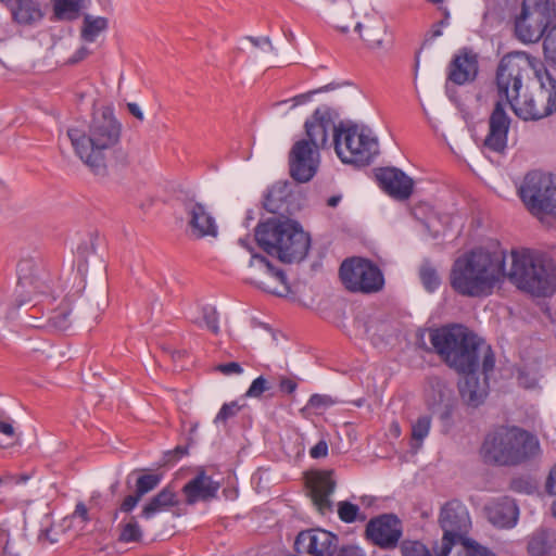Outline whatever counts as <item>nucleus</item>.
<instances>
[{"label": "nucleus", "instance_id": "obj_1", "mask_svg": "<svg viewBox=\"0 0 556 556\" xmlns=\"http://www.w3.org/2000/svg\"><path fill=\"white\" fill-rule=\"evenodd\" d=\"M531 249H514L506 268V253L497 241H489L460 255L451 271V286L463 295L481 298L493 293L505 279L523 291V280H530L540 257Z\"/></svg>", "mask_w": 556, "mask_h": 556}, {"label": "nucleus", "instance_id": "obj_2", "mask_svg": "<svg viewBox=\"0 0 556 556\" xmlns=\"http://www.w3.org/2000/svg\"><path fill=\"white\" fill-rule=\"evenodd\" d=\"M500 99L525 121L544 118L556 111V79L541 60L516 51L505 55L496 73Z\"/></svg>", "mask_w": 556, "mask_h": 556}, {"label": "nucleus", "instance_id": "obj_3", "mask_svg": "<svg viewBox=\"0 0 556 556\" xmlns=\"http://www.w3.org/2000/svg\"><path fill=\"white\" fill-rule=\"evenodd\" d=\"M67 137L75 154L96 174L106 172V153L121 137V124L112 106H102L93 114L88 130L70 127Z\"/></svg>", "mask_w": 556, "mask_h": 556}, {"label": "nucleus", "instance_id": "obj_4", "mask_svg": "<svg viewBox=\"0 0 556 556\" xmlns=\"http://www.w3.org/2000/svg\"><path fill=\"white\" fill-rule=\"evenodd\" d=\"M430 341L435 351L457 371L476 374L480 358L485 379L494 368L495 359L490 345L463 326L453 325L432 330Z\"/></svg>", "mask_w": 556, "mask_h": 556}, {"label": "nucleus", "instance_id": "obj_5", "mask_svg": "<svg viewBox=\"0 0 556 556\" xmlns=\"http://www.w3.org/2000/svg\"><path fill=\"white\" fill-rule=\"evenodd\" d=\"M255 239L265 252L287 263L303 260L311 244L309 236L300 224L287 218H270L258 224Z\"/></svg>", "mask_w": 556, "mask_h": 556}, {"label": "nucleus", "instance_id": "obj_6", "mask_svg": "<svg viewBox=\"0 0 556 556\" xmlns=\"http://www.w3.org/2000/svg\"><path fill=\"white\" fill-rule=\"evenodd\" d=\"M483 458L498 465H518L541 455L539 439L518 427H498L484 439Z\"/></svg>", "mask_w": 556, "mask_h": 556}, {"label": "nucleus", "instance_id": "obj_7", "mask_svg": "<svg viewBox=\"0 0 556 556\" xmlns=\"http://www.w3.org/2000/svg\"><path fill=\"white\" fill-rule=\"evenodd\" d=\"M555 17L556 7L552 0H523L515 21V34L526 43L543 37L544 55L556 63V24L548 28Z\"/></svg>", "mask_w": 556, "mask_h": 556}, {"label": "nucleus", "instance_id": "obj_8", "mask_svg": "<svg viewBox=\"0 0 556 556\" xmlns=\"http://www.w3.org/2000/svg\"><path fill=\"white\" fill-rule=\"evenodd\" d=\"M439 525L443 536L434 556H448L457 544L463 547L466 556H494L486 547L467 535L471 520L466 506L459 501H450L441 507Z\"/></svg>", "mask_w": 556, "mask_h": 556}, {"label": "nucleus", "instance_id": "obj_9", "mask_svg": "<svg viewBox=\"0 0 556 556\" xmlns=\"http://www.w3.org/2000/svg\"><path fill=\"white\" fill-rule=\"evenodd\" d=\"M334 151L344 164L365 166L379 153V143L374 132L364 126H339L334 132Z\"/></svg>", "mask_w": 556, "mask_h": 556}, {"label": "nucleus", "instance_id": "obj_10", "mask_svg": "<svg viewBox=\"0 0 556 556\" xmlns=\"http://www.w3.org/2000/svg\"><path fill=\"white\" fill-rule=\"evenodd\" d=\"M518 194L536 218H556V178L552 174L541 170L528 173L518 187Z\"/></svg>", "mask_w": 556, "mask_h": 556}, {"label": "nucleus", "instance_id": "obj_11", "mask_svg": "<svg viewBox=\"0 0 556 556\" xmlns=\"http://www.w3.org/2000/svg\"><path fill=\"white\" fill-rule=\"evenodd\" d=\"M340 277L345 288L353 292H376L384 283L380 269L362 257L345 260L340 267Z\"/></svg>", "mask_w": 556, "mask_h": 556}, {"label": "nucleus", "instance_id": "obj_12", "mask_svg": "<svg viewBox=\"0 0 556 556\" xmlns=\"http://www.w3.org/2000/svg\"><path fill=\"white\" fill-rule=\"evenodd\" d=\"M339 129L329 108L321 106L305 122V134L309 144L317 149L334 146V132Z\"/></svg>", "mask_w": 556, "mask_h": 556}, {"label": "nucleus", "instance_id": "obj_13", "mask_svg": "<svg viewBox=\"0 0 556 556\" xmlns=\"http://www.w3.org/2000/svg\"><path fill=\"white\" fill-rule=\"evenodd\" d=\"M339 539L333 533L323 529L301 531L294 541L298 554L309 556H333Z\"/></svg>", "mask_w": 556, "mask_h": 556}, {"label": "nucleus", "instance_id": "obj_14", "mask_svg": "<svg viewBox=\"0 0 556 556\" xmlns=\"http://www.w3.org/2000/svg\"><path fill=\"white\" fill-rule=\"evenodd\" d=\"M319 165V151L302 139L294 143L290 152V173L300 182L311 180Z\"/></svg>", "mask_w": 556, "mask_h": 556}, {"label": "nucleus", "instance_id": "obj_15", "mask_svg": "<svg viewBox=\"0 0 556 556\" xmlns=\"http://www.w3.org/2000/svg\"><path fill=\"white\" fill-rule=\"evenodd\" d=\"M366 535L380 547H394L402 536L401 520L392 514L380 515L367 523Z\"/></svg>", "mask_w": 556, "mask_h": 556}, {"label": "nucleus", "instance_id": "obj_16", "mask_svg": "<svg viewBox=\"0 0 556 556\" xmlns=\"http://www.w3.org/2000/svg\"><path fill=\"white\" fill-rule=\"evenodd\" d=\"M0 3L21 27H36L46 16V0H0Z\"/></svg>", "mask_w": 556, "mask_h": 556}, {"label": "nucleus", "instance_id": "obj_17", "mask_svg": "<svg viewBox=\"0 0 556 556\" xmlns=\"http://www.w3.org/2000/svg\"><path fill=\"white\" fill-rule=\"evenodd\" d=\"M530 280H523V291L532 296L545 298L556 292V266L540 254Z\"/></svg>", "mask_w": 556, "mask_h": 556}, {"label": "nucleus", "instance_id": "obj_18", "mask_svg": "<svg viewBox=\"0 0 556 556\" xmlns=\"http://www.w3.org/2000/svg\"><path fill=\"white\" fill-rule=\"evenodd\" d=\"M306 484L311 498L316 509L326 515L332 510L330 495L336 488L333 472L329 470H317L306 476Z\"/></svg>", "mask_w": 556, "mask_h": 556}, {"label": "nucleus", "instance_id": "obj_19", "mask_svg": "<svg viewBox=\"0 0 556 556\" xmlns=\"http://www.w3.org/2000/svg\"><path fill=\"white\" fill-rule=\"evenodd\" d=\"M355 29L359 31L366 48L376 56H384L391 51L392 37L382 21L357 23Z\"/></svg>", "mask_w": 556, "mask_h": 556}, {"label": "nucleus", "instance_id": "obj_20", "mask_svg": "<svg viewBox=\"0 0 556 556\" xmlns=\"http://www.w3.org/2000/svg\"><path fill=\"white\" fill-rule=\"evenodd\" d=\"M376 177L381 188L396 200H406L413 193L414 180L399 168H380Z\"/></svg>", "mask_w": 556, "mask_h": 556}, {"label": "nucleus", "instance_id": "obj_21", "mask_svg": "<svg viewBox=\"0 0 556 556\" xmlns=\"http://www.w3.org/2000/svg\"><path fill=\"white\" fill-rule=\"evenodd\" d=\"M502 99L496 103L490 117V130L484 146L492 151L501 152L506 148L509 118L503 108Z\"/></svg>", "mask_w": 556, "mask_h": 556}, {"label": "nucleus", "instance_id": "obj_22", "mask_svg": "<svg viewBox=\"0 0 556 556\" xmlns=\"http://www.w3.org/2000/svg\"><path fill=\"white\" fill-rule=\"evenodd\" d=\"M250 267L257 269L261 274L279 283L276 287H271L264 281L256 282L263 290L278 296H287L290 293V287L285 273L274 268L265 257L255 254L252 255Z\"/></svg>", "mask_w": 556, "mask_h": 556}, {"label": "nucleus", "instance_id": "obj_23", "mask_svg": "<svg viewBox=\"0 0 556 556\" xmlns=\"http://www.w3.org/2000/svg\"><path fill=\"white\" fill-rule=\"evenodd\" d=\"M478 73L477 55L464 50L456 54L450 65L448 79L456 85H464L473 80Z\"/></svg>", "mask_w": 556, "mask_h": 556}, {"label": "nucleus", "instance_id": "obj_24", "mask_svg": "<svg viewBox=\"0 0 556 556\" xmlns=\"http://www.w3.org/2000/svg\"><path fill=\"white\" fill-rule=\"evenodd\" d=\"M218 489V482H215L204 472H200L184 486L182 491L187 503L194 504L200 501H207L215 497Z\"/></svg>", "mask_w": 556, "mask_h": 556}, {"label": "nucleus", "instance_id": "obj_25", "mask_svg": "<svg viewBox=\"0 0 556 556\" xmlns=\"http://www.w3.org/2000/svg\"><path fill=\"white\" fill-rule=\"evenodd\" d=\"M519 516V509L514 500L504 497L488 508L489 520L498 528H513Z\"/></svg>", "mask_w": 556, "mask_h": 556}, {"label": "nucleus", "instance_id": "obj_26", "mask_svg": "<svg viewBox=\"0 0 556 556\" xmlns=\"http://www.w3.org/2000/svg\"><path fill=\"white\" fill-rule=\"evenodd\" d=\"M187 210L190 216V226L199 237H216L217 225L215 219L202 204L190 203Z\"/></svg>", "mask_w": 556, "mask_h": 556}, {"label": "nucleus", "instance_id": "obj_27", "mask_svg": "<svg viewBox=\"0 0 556 556\" xmlns=\"http://www.w3.org/2000/svg\"><path fill=\"white\" fill-rule=\"evenodd\" d=\"M464 375V380L459 383L462 399L470 406H479L486 396V380L482 382L476 374L470 371H459Z\"/></svg>", "mask_w": 556, "mask_h": 556}, {"label": "nucleus", "instance_id": "obj_28", "mask_svg": "<svg viewBox=\"0 0 556 556\" xmlns=\"http://www.w3.org/2000/svg\"><path fill=\"white\" fill-rule=\"evenodd\" d=\"M188 318L198 327L206 329L213 334L219 333L218 313L212 305H194L189 309Z\"/></svg>", "mask_w": 556, "mask_h": 556}, {"label": "nucleus", "instance_id": "obj_29", "mask_svg": "<svg viewBox=\"0 0 556 556\" xmlns=\"http://www.w3.org/2000/svg\"><path fill=\"white\" fill-rule=\"evenodd\" d=\"M38 266L33 260H22L17 265L18 288L28 294L42 292V281L36 276Z\"/></svg>", "mask_w": 556, "mask_h": 556}, {"label": "nucleus", "instance_id": "obj_30", "mask_svg": "<svg viewBox=\"0 0 556 556\" xmlns=\"http://www.w3.org/2000/svg\"><path fill=\"white\" fill-rule=\"evenodd\" d=\"M91 0H51L55 20L73 22L88 8Z\"/></svg>", "mask_w": 556, "mask_h": 556}, {"label": "nucleus", "instance_id": "obj_31", "mask_svg": "<svg viewBox=\"0 0 556 556\" xmlns=\"http://www.w3.org/2000/svg\"><path fill=\"white\" fill-rule=\"evenodd\" d=\"M177 504L178 501L175 492L165 488L143 506L141 516L144 519H152L157 514L166 511Z\"/></svg>", "mask_w": 556, "mask_h": 556}, {"label": "nucleus", "instance_id": "obj_32", "mask_svg": "<svg viewBox=\"0 0 556 556\" xmlns=\"http://www.w3.org/2000/svg\"><path fill=\"white\" fill-rule=\"evenodd\" d=\"M108 28L109 21L106 17L86 14L80 27V37L85 42H96L105 34Z\"/></svg>", "mask_w": 556, "mask_h": 556}, {"label": "nucleus", "instance_id": "obj_33", "mask_svg": "<svg viewBox=\"0 0 556 556\" xmlns=\"http://www.w3.org/2000/svg\"><path fill=\"white\" fill-rule=\"evenodd\" d=\"M432 425L430 415H420L410 422L412 446L416 450L420 448L424 441L428 438Z\"/></svg>", "mask_w": 556, "mask_h": 556}, {"label": "nucleus", "instance_id": "obj_34", "mask_svg": "<svg viewBox=\"0 0 556 556\" xmlns=\"http://www.w3.org/2000/svg\"><path fill=\"white\" fill-rule=\"evenodd\" d=\"M337 513L341 521L352 523L356 520H365L366 516L361 515L359 507L349 501H341L337 505Z\"/></svg>", "mask_w": 556, "mask_h": 556}, {"label": "nucleus", "instance_id": "obj_35", "mask_svg": "<svg viewBox=\"0 0 556 556\" xmlns=\"http://www.w3.org/2000/svg\"><path fill=\"white\" fill-rule=\"evenodd\" d=\"M446 397V391L440 382L431 384L425 391V402L428 409L434 412Z\"/></svg>", "mask_w": 556, "mask_h": 556}, {"label": "nucleus", "instance_id": "obj_36", "mask_svg": "<svg viewBox=\"0 0 556 556\" xmlns=\"http://www.w3.org/2000/svg\"><path fill=\"white\" fill-rule=\"evenodd\" d=\"M549 552L548 535L545 531L534 533L528 541V553L531 556H544Z\"/></svg>", "mask_w": 556, "mask_h": 556}, {"label": "nucleus", "instance_id": "obj_37", "mask_svg": "<svg viewBox=\"0 0 556 556\" xmlns=\"http://www.w3.org/2000/svg\"><path fill=\"white\" fill-rule=\"evenodd\" d=\"M17 541L11 535L9 529L0 527V554L3 556H14L18 553L16 548Z\"/></svg>", "mask_w": 556, "mask_h": 556}, {"label": "nucleus", "instance_id": "obj_38", "mask_svg": "<svg viewBox=\"0 0 556 556\" xmlns=\"http://www.w3.org/2000/svg\"><path fill=\"white\" fill-rule=\"evenodd\" d=\"M337 404V400L331 397L327 394H313L307 404L306 407L309 409L315 410L318 414H323L328 408L332 407Z\"/></svg>", "mask_w": 556, "mask_h": 556}, {"label": "nucleus", "instance_id": "obj_39", "mask_svg": "<svg viewBox=\"0 0 556 556\" xmlns=\"http://www.w3.org/2000/svg\"><path fill=\"white\" fill-rule=\"evenodd\" d=\"M420 279L425 289L429 292H433L440 286V278L437 271L428 264L421 266Z\"/></svg>", "mask_w": 556, "mask_h": 556}, {"label": "nucleus", "instance_id": "obj_40", "mask_svg": "<svg viewBox=\"0 0 556 556\" xmlns=\"http://www.w3.org/2000/svg\"><path fill=\"white\" fill-rule=\"evenodd\" d=\"M518 382L526 389H533L539 382V374L534 366L518 369Z\"/></svg>", "mask_w": 556, "mask_h": 556}, {"label": "nucleus", "instance_id": "obj_41", "mask_svg": "<svg viewBox=\"0 0 556 556\" xmlns=\"http://www.w3.org/2000/svg\"><path fill=\"white\" fill-rule=\"evenodd\" d=\"M161 482V477L156 473L142 475L137 479L136 492L139 496H143L148 492L155 489Z\"/></svg>", "mask_w": 556, "mask_h": 556}, {"label": "nucleus", "instance_id": "obj_42", "mask_svg": "<svg viewBox=\"0 0 556 556\" xmlns=\"http://www.w3.org/2000/svg\"><path fill=\"white\" fill-rule=\"evenodd\" d=\"M239 410L240 405L237 402L224 404L214 418L215 426L225 425L230 418L235 417Z\"/></svg>", "mask_w": 556, "mask_h": 556}, {"label": "nucleus", "instance_id": "obj_43", "mask_svg": "<svg viewBox=\"0 0 556 556\" xmlns=\"http://www.w3.org/2000/svg\"><path fill=\"white\" fill-rule=\"evenodd\" d=\"M403 556H431L427 547L418 541H407L403 543Z\"/></svg>", "mask_w": 556, "mask_h": 556}, {"label": "nucleus", "instance_id": "obj_44", "mask_svg": "<svg viewBox=\"0 0 556 556\" xmlns=\"http://www.w3.org/2000/svg\"><path fill=\"white\" fill-rule=\"evenodd\" d=\"M88 520V509L84 503H78L72 516L65 519V521L68 522H76L79 526L80 530L85 527Z\"/></svg>", "mask_w": 556, "mask_h": 556}, {"label": "nucleus", "instance_id": "obj_45", "mask_svg": "<svg viewBox=\"0 0 556 556\" xmlns=\"http://www.w3.org/2000/svg\"><path fill=\"white\" fill-rule=\"evenodd\" d=\"M268 389H269V386H268L267 380L263 376H260L252 381L245 395L249 397H260Z\"/></svg>", "mask_w": 556, "mask_h": 556}, {"label": "nucleus", "instance_id": "obj_46", "mask_svg": "<svg viewBox=\"0 0 556 556\" xmlns=\"http://www.w3.org/2000/svg\"><path fill=\"white\" fill-rule=\"evenodd\" d=\"M141 535L140 528L136 522L127 523L122 533L121 540L124 542H134L137 541Z\"/></svg>", "mask_w": 556, "mask_h": 556}, {"label": "nucleus", "instance_id": "obj_47", "mask_svg": "<svg viewBox=\"0 0 556 556\" xmlns=\"http://www.w3.org/2000/svg\"><path fill=\"white\" fill-rule=\"evenodd\" d=\"M0 433L8 439L15 438L14 421L11 418H0Z\"/></svg>", "mask_w": 556, "mask_h": 556}, {"label": "nucleus", "instance_id": "obj_48", "mask_svg": "<svg viewBox=\"0 0 556 556\" xmlns=\"http://www.w3.org/2000/svg\"><path fill=\"white\" fill-rule=\"evenodd\" d=\"M327 455H328V443L326 440H320L309 450V456L314 459L324 458Z\"/></svg>", "mask_w": 556, "mask_h": 556}, {"label": "nucleus", "instance_id": "obj_49", "mask_svg": "<svg viewBox=\"0 0 556 556\" xmlns=\"http://www.w3.org/2000/svg\"><path fill=\"white\" fill-rule=\"evenodd\" d=\"M217 369L226 376L230 375H240L243 369L239 363L230 362L227 364H222L217 367Z\"/></svg>", "mask_w": 556, "mask_h": 556}, {"label": "nucleus", "instance_id": "obj_50", "mask_svg": "<svg viewBox=\"0 0 556 556\" xmlns=\"http://www.w3.org/2000/svg\"><path fill=\"white\" fill-rule=\"evenodd\" d=\"M141 497L142 496H139V494L137 492L135 495H128L123 501V503L121 505V509L125 513L131 511L137 506V504L139 503Z\"/></svg>", "mask_w": 556, "mask_h": 556}, {"label": "nucleus", "instance_id": "obj_51", "mask_svg": "<svg viewBox=\"0 0 556 556\" xmlns=\"http://www.w3.org/2000/svg\"><path fill=\"white\" fill-rule=\"evenodd\" d=\"M316 91H314V93ZM312 94H313V92L298 94V96H295L294 98H292L290 100L280 102L279 105L287 104V103L291 102L292 103L291 108H295L298 105H302V104L307 103L311 100Z\"/></svg>", "mask_w": 556, "mask_h": 556}, {"label": "nucleus", "instance_id": "obj_52", "mask_svg": "<svg viewBox=\"0 0 556 556\" xmlns=\"http://www.w3.org/2000/svg\"><path fill=\"white\" fill-rule=\"evenodd\" d=\"M248 39L253 46L261 48L264 51L273 50V46L267 37H264V38L249 37Z\"/></svg>", "mask_w": 556, "mask_h": 556}, {"label": "nucleus", "instance_id": "obj_53", "mask_svg": "<svg viewBox=\"0 0 556 556\" xmlns=\"http://www.w3.org/2000/svg\"><path fill=\"white\" fill-rule=\"evenodd\" d=\"M546 490L549 494H556V466L549 471L546 480Z\"/></svg>", "mask_w": 556, "mask_h": 556}, {"label": "nucleus", "instance_id": "obj_54", "mask_svg": "<svg viewBox=\"0 0 556 556\" xmlns=\"http://www.w3.org/2000/svg\"><path fill=\"white\" fill-rule=\"evenodd\" d=\"M89 53H90L89 49L85 46H81L79 49L76 50V52L73 54V56L70 59V61L72 63H77V62L84 60Z\"/></svg>", "mask_w": 556, "mask_h": 556}, {"label": "nucleus", "instance_id": "obj_55", "mask_svg": "<svg viewBox=\"0 0 556 556\" xmlns=\"http://www.w3.org/2000/svg\"><path fill=\"white\" fill-rule=\"evenodd\" d=\"M340 556H363V553L356 546H343Z\"/></svg>", "mask_w": 556, "mask_h": 556}, {"label": "nucleus", "instance_id": "obj_56", "mask_svg": "<svg viewBox=\"0 0 556 556\" xmlns=\"http://www.w3.org/2000/svg\"><path fill=\"white\" fill-rule=\"evenodd\" d=\"M129 112L137 117L139 121H143L144 115L142 110L137 103H128L127 104Z\"/></svg>", "mask_w": 556, "mask_h": 556}, {"label": "nucleus", "instance_id": "obj_57", "mask_svg": "<svg viewBox=\"0 0 556 556\" xmlns=\"http://www.w3.org/2000/svg\"><path fill=\"white\" fill-rule=\"evenodd\" d=\"M388 433H389V437L394 438V439H397L401 435L402 430H401V427L397 421H392L390 424Z\"/></svg>", "mask_w": 556, "mask_h": 556}, {"label": "nucleus", "instance_id": "obj_58", "mask_svg": "<svg viewBox=\"0 0 556 556\" xmlns=\"http://www.w3.org/2000/svg\"><path fill=\"white\" fill-rule=\"evenodd\" d=\"M280 386H281L282 390H285V391H287L289 393L293 392L295 390V388H296V384L293 381L289 380V379L282 380Z\"/></svg>", "mask_w": 556, "mask_h": 556}, {"label": "nucleus", "instance_id": "obj_59", "mask_svg": "<svg viewBox=\"0 0 556 556\" xmlns=\"http://www.w3.org/2000/svg\"><path fill=\"white\" fill-rule=\"evenodd\" d=\"M340 198L339 197H331L329 200H328V205L329 206H336L339 202Z\"/></svg>", "mask_w": 556, "mask_h": 556}, {"label": "nucleus", "instance_id": "obj_60", "mask_svg": "<svg viewBox=\"0 0 556 556\" xmlns=\"http://www.w3.org/2000/svg\"><path fill=\"white\" fill-rule=\"evenodd\" d=\"M239 243L244 247L245 249L250 250V247H249V238H245V239H240L239 240Z\"/></svg>", "mask_w": 556, "mask_h": 556}, {"label": "nucleus", "instance_id": "obj_61", "mask_svg": "<svg viewBox=\"0 0 556 556\" xmlns=\"http://www.w3.org/2000/svg\"><path fill=\"white\" fill-rule=\"evenodd\" d=\"M342 33H346L349 30V26H342V25H338L337 26Z\"/></svg>", "mask_w": 556, "mask_h": 556}, {"label": "nucleus", "instance_id": "obj_62", "mask_svg": "<svg viewBox=\"0 0 556 556\" xmlns=\"http://www.w3.org/2000/svg\"><path fill=\"white\" fill-rule=\"evenodd\" d=\"M552 511H553V516L556 518V500L553 503Z\"/></svg>", "mask_w": 556, "mask_h": 556}, {"label": "nucleus", "instance_id": "obj_63", "mask_svg": "<svg viewBox=\"0 0 556 556\" xmlns=\"http://www.w3.org/2000/svg\"><path fill=\"white\" fill-rule=\"evenodd\" d=\"M58 326H59L60 328H62V329H63V328H65V327H66V325H65V320H63V323H61V324H60V325H58Z\"/></svg>", "mask_w": 556, "mask_h": 556}]
</instances>
